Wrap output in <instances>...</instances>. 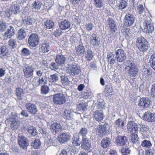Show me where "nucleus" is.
Instances as JSON below:
<instances>
[{
    "mask_svg": "<svg viewBox=\"0 0 155 155\" xmlns=\"http://www.w3.org/2000/svg\"><path fill=\"white\" fill-rule=\"evenodd\" d=\"M137 45L138 48L141 51H146L149 48L148 42L143 37L141 36L138 38L136 41Z\"/></svg>",
    "mask_w": 155,
    "mask_h": 155,
    "instance_id": "obj_1",
    "label": "nucleus"
},
{
    "mask_svg": "<svg viewBox=\"0 0 155 155\" xmlns=\"http://www.w3.org/2000/svg\"><path fill=\"white\" fill-rule=\"evenodd\" d=\"M68 67L67 69V71L70 74L74 76L78 74L81 72V69L78 64L74 62L68 64Z\"/></svg>",
    "mask_w": 155,
    "mask_h": 155,
    "instance_id": "obj_2",
    "label": "nucleus"
},
{
    "mask_svg": "<svg viewBox=\"0 0 155 155\" xmlns=\"http://www.w3.org/2000/svg\"><path fill=\"white\" fill-rule=\"evenodd\" d=\"M143 32L148 34L152 33L154 31L153 24L150 18L146 20L143 23Z\"/></svg>",
    "mask_w": 155,
    "mask_h": 155,
    "instance_id": "obj_3",
    "label": "nucleus"
},
{
    "mask_svg": "<svg viewBox=\"0 0 155 155\" xmlns=\"http://www.w3.org/2000/svg\"><path fill=\"white\" fill-rule=\"evenodd\" d=\"M53 96V101L56 104L61 105L64 103L66 101L65 96L63 93L56 94Z\"/></svg>",
    "mask_w": 155,
    "mask_h": 155,
    "instance_id": "obj_4",
    "label": "nucleus"
},
{
    "mask_svg": "<svg viewBox=\"0 0 155 155\" xmlns=\"http://www.w3.org/2000/svg\"><path fill=\"white\" fill-rule=\"evenodd\" d=\"M117 61L119 63L124 62L126 59V53L122 49H119L115 52Z\"/></svg>",
    "mask_w": 155,
    "mask_h": 155,
    "instance_id": "obj_5",
    "label": "nucleus"
},
{
    "mask_svg": "<svg viewBox=\"0 0 155 155\" xmlns=\"http://www.w3.org/2000/svg\"><path fill=\"white\" fill-rule=\"evenodd\" d=\"M135 20V17L133 15L127 14L124 19V25L127 27H130L134 24Z\"/></svg>",
    "mask_w": 155,
    "mask_h": 155,
    "instance_id": "obj_6",
    "label": "nucleus"
},
{
    "mask_svg": "<svg viewBox=\"0 0 155 155\" xmlns=\"http://www.w3.org/2000/svg\"><path fill=\"white\" fill-rule=\"evenodd\" d=\"M25 107L28 112L31 114L35 115L37 114L38 109L35 104L27 103L25 105Z\"/></svg>",
    "mask_w": 155,
    "mask_h": 155,
    "instance_id": "obj_7",
    "label": "nucleus"
},
{
    "mask_svg": "<svg viewBox=\"0 0 155 155\" xmlns=\"http://www.w3.org/2000/svg\"><path fill=\"white\" fill-rule=\"evenodd\" d=\"M28 43L30 46L33 47L38 45L39 43L38 35L36 34H32L29 37Z\"/></svg>",
    "mask_w": 155,
    "mask_h": 155,
    "instance_id": "obj_8",
    "label": "nucleus"
},
{
    "mask_svg": "<svg viewBox=\"0 0 155 155\" xmlns=\"http://www.w3.org/2000/svg\"><path fill=\"white\" fill-rule=\"evenodd\" d=\"M34 69L32 66H27L23 70L24 76L27 78H32L33 76Z\"/></svg>",
    "mask_w": 155,
    "mask_h": 155,
    "instance_id": "obj_9",
    "label": "nucleus"
},
{
    "mask_svg": "<svg viewBox=\"0 0 155 155\" xmlns=\"http://www.w3.org/2000/svg\"><path fill=\"white\" fill-rule=\"evenodd\" d=\"M71 138V136L69 134L67 133H63L60 134L58 136V140L61 143H64L69 140Z\"/></svg>",
    "mask_w": 155,
    "mask_h": 155,
    "instance_id": "obj_10",
    "label": "nucleus"
},
{
    "mask_svg": "<svg viewBox=\"0 0 155 155\" xmlns=\"http://www.w3.org/2000/svg\"><path fill=\"white\" fill-rule=\"evenodd\" d=\"M14 25H10L7 28V29L4 34V37L5 39L10 38L15 34V30Z\"/></svg>",
    "mask_w": 155,
    "mask_h": 155,
    "instance_id": "obj_11",
    "label": "nucleus"
},
{
    "mask_svg": "<svg viewBox=\"0 0 155 155\" xmlns=\"http://www.w3.org/2000/svg\"><path fill=\"white\" fill-rule=\"evenodd\" d=\"M18 143L20 147L24 149L28 145V141L24 136H19Z\"/></svg>",
    "mask_w": 155,
    "mask_h": 155,
    "instance_id": "obj_12",
    "label": "nucleus"
},
{
    "mask_svg": "<svg viewBox=\"0 0 155 155\" xmlns=\"http://www.w3.org/2000/svg\"><path fill=\"white\" fill-rule=\"evenodd\" d=\"M143 118L145 120L149 122L155 121V114L149 111H147L144 113Z\"/></svg>",
    "mask_w": 155,
    "mask_h": 155,
    "instance_id": "obj_13",
    "label": "nucleus"
},
{
    "mask_svg": "<svg viewBox=\"0 0 155 155\" xmlns=\"http://www.w3.org/2000/svg\"><path fill=\"white\" fill-rule=\"evenodd\" d=\"M128 130L131 132L137 133V132L138 128L136 124L133 121L128 122L127 124Z\"/></svg>",
    "mask_w": 155,
    "mask_h": 155,
    "instance_id": "obj_14",
    "label": "nucleus"
},
{
    "mask_svg": "<svg viewBox=\"0 0 155 155\" xmlns=\"http://www.w3.org/2000/svg\"><path fill=\"white\" fill-rule=\"evenodd\" d=\"M150 100L147 98L143 97L140 99L139 106L140 107L147 108L150 105Z\"/></svg>",
    "mask_w": 155,
    "mask_h": 155,
    "instance_id": "obj_15",
    "label": "nucleus"
},
{
    "mask_svg": "<svg viewBox=\"0 0 155 155\" xmlns=\"http://www.w3.org/2000/svg\"><path fill=\"white\" fill-rule=\"evenodd\" d=\"M97 35L94 33L91 34V33H90L89 42L91 45L96 46L99 45L100 42L97 39Z\"/></svg>",
    "mask_w": 155,
    "mask_h": 155,
    "instance_id": "obj_16",
    "label": "nucleus"
},
{
    "mask_svg": "<svg viewBox=\"0 0 155 155\" xmlns=\"http://www.w3.org/2000/svg\"><path fill=\"white\" fill-rule=\"evenodd\" d=\"M66 60V58L64 55L58 54L56 55L55 60L56 63L58 65L62 66L64 64Z\"/></svg>",
    "mask_w": 155,
    "mask_h": 155,
    "instance_id": "obj_17",
    "label": "nucleus"
},
{
    "mask_svg": "<svg viewBox=\"0 0 155 155\" xmlns=\"http://www.w3.org/2000/svg\"><path fill=\"white\" fill-rule=\"evenodd\" d=\"M50 129L52 133H58L62 129V127L59 123H54L50 126Z\"/></svg>",
    "mask_w": 155,
    "mask_h": 155,
    "instance_id": "obj_18",
    "label": "nucleus"
},
{
    "mask_svg": "<svg viewBox=\"0 0 155 155\" xmlns=\"http://www.w3.org/2000/svg\"><path fill=\"white\" fill-rule=\"evenodd\" d=\"M139 69L137 66L135 65L128 70V74L130 77L134 78L137 76Z\"/></svg>",
    "mask_w": 155,
    "mask_h": 155,
    "instance_id": "obj_19",
    "label": "nucleus"
},
{
    "mask_svg": "<svg viewBox=\"0 0 155 155\" xmlns=\"http://www.w3.org/2000/svg\"><path fill=\"white\" fill-rule=\"evenodd\" d=\"M81 143V147L83 149L88 150L90 149L91 143L90 141L87 138H82Z\"/></svg>",
    "mask_w": 155,
    "mask_h": 155,
    "instance_id": "obj_20",
    "label": "nucleus"
},
{
    "mask_svg": "<svg viewBox=\"0 0 155 155\" xmlns=\"http://www.w3.org/2000/svg\"><path fill=\"white\" fill-rule=\"evenodd\" d=\"M140 132L143 137H147L149 132V127L146 124L140 125Z\"/></svg>",
    "mask_w": 155,
    "mask_h": 155,
    "instance_id": "obj_21",
    "label": "nucleus"
},
{
    "mask_svg": "<svg viewBox=\"0 0 155 155\" xmlns=\"http://www.w3.org/2000/svg\"><path fill=\"white\" fill-rule=\"evenodd\" d=\"M93 117L96 121H101L104 118L103 114L102 111L97 110L94 112Z\"/></svg>",
    "mask_w": 155,
    "mask_h": 155,
    "instance_id": "obj_22",
    "label": "nucleus"
},
{
    "mask_svg": "<svg viewBox=\"0 0 155 155\" xmlns=\"http://www.w3.org/2000/svg\"><path fill=\"white\" fill-rule=\"evenodd\" d=\"M59 25L61 29L65 30L70 28V23L68 21L64 20L61 21L59 23Z\"/></svg>",
    "mask_w": 155,
    "mask_h": 155,
    "instance_id": "obj_23",
    "label": "nucleus"
},
{
    "mask_svg": "<svg viewBox=\"0 0 155 155\" xmlns=\"http://www.w3.org/2000/svg\"><path fill=\"white\" fill-rule=\"evenodd\" d=\"M117 144L120 146L124 145L126 143L127 139L126 137L120 136H118L116 138Z\"/></svg>",
    "mask_w": 155,
    "mask_h": 155,
    "instance_id": "obj_24",
    "label": "nucleus"
},
{
    "mask_svg": "<svg viewBox=\"0 0 155 155\" xmlns=\"http://www.w3.org/2000/svg\"><path fill=\"white\" fill-rule=\"evenodd\" d=\"M107 58L109 63L110 64H114L116 59V56L113 52H109L107 53Z\"/></svg>",
    "mask_w": 155,
    "mask_h": 155,
    "instance_id": "obj_25",
    "label": "nucleus"
},
{
    "mask_svg": "<svg viewBox=\"0 0 155 155\" xmlns=\"http://www.w3.org/2000/svg\"><path fill=\"white\" fill-rule=\"evenodd\" d=\"M41 5V3L38 0H35L32 5L31 8L34 12H37L40 8Z\"/></svg>",
    "mask_w": 155,
    "mask_h": 155,
    "instance_id": "obj_26",
    "label": "nucleus"
},
{
    "mask_svg": "<svg viewBox=\"0 0 155 155\" xmlns=\"http://www.w3.org/2000/svg\"><path fill=\"white\" fill-rule=\"evenodd\" d=\"M76 53L79 56H83L85 52V48L84 46L81 45H79L76 48Z\"/></svg>",
    "mask_w": 155,
    "mask_h": 155,
    "instance_id": "obj_27",
    "label": "nucleus"
},
{
    "mask_svg": "<svg viewBox=\"0 0 155 155\" xmlns=\"http://www.w3.org/2000/svg\"><path fill=\"white\" fill-rule=\"evenodd\" d=\"M61 83L63 86L67 87L69 85L70 81L69 80L68 76L62 75L61 77Z\"/></svg>",
    "mask_w": 155,
    "mask_h": 155,
    "instance_id": "obj_28",
    "label": "nucleus"
},
{
    "mask_svg": "<svg viewBox=\"0 0 155 155\" xmlns=\"http://www.w3.org/2000/svg\"><path fill=\"white\" fill-rule=\"evenodd\" d=\"M19 6L18 5H15L11 6L9 12L10 14H16L20 12Z\"/></svg>",
    "mask_w": 155,
    "mask_h": 155,
    "instance_id": "obj_29",
    "label": "nucleus"
},
{
    "mask_svg": "<svg viewBox=\"0 0 155 155\" xmlns=\"http://www.w3.org/2000/svg\"><path fill=\"white\" fill-rule=\"evenodd\" d=\"M26 35V34L25 29L21 28L19 30L18 34V38L20 40L24 39Z\"/></svg>",
    "mask_w": 155,
    "mask_h": 155,
    "instance_id": "obj_30",
    "label": "nucleus"
},
{
    "mask_svg": "<svg viewBox=\"0 0 155 155\" xmlns=\"http://www.w3.org/2000/svg\"><path fill=\"white\" fill-rule=\"evenodd\" d=\"M93 2L94 7L97 8H101L104 5V0H93Z\"/></svg>",
    "mask_w": 155,
    "mask_h": 155,
    "instance_id": "obj_31",
    "label": "nucleus"
},
{
    "mask_svg": "<svg viewBox=\"0 0 155 155\" xmlns=\"http://www.w3.org/2000/svg\"><path fill=\"white\" fill-rule=\"evenodd\" d=\"M110 144V140L108 137L104 138L101 141V146L104 148L107 147Z\"/></svg>",
    "mask_w": 155,
    "mask_h": 155,
    "instance_id": "obj_32",
    "label": "nucleus"
},
{
    "mask_svg": "<svg viewBox=\"0 0 155 155\" xmlns=\"http://www.w3.org/2000/svg\"><path fill=\"white\" fill-rule=\"evenodd\" d=\"M27 132L31 137H34L37 134L36 129L33 126L29 127L28 128Z\"/></svg>",
    "mask_w": 155,
    "mask_h": 155,
    "instance_id": "obj_33",
    "label": "nucleus"
},
{
    "mask_svg": "<svg viewBox=\"0 0 155 155\" xmlns=\"http://www.w3.org/2000/svg\"><path fill=\"white\" fill-rule=\"evenodd\" d=\"M41 51L43 53L48 52L49 51L50 47L48 43L44 41L42 44L41 48Z\"/></svg>",
    "mask_w": 155,
    "mask_h": 155,
    "instance_id": "obj_34",
    "label": "nucleus"
},
{
    "mask_svg": "<svg viewBox=\"0 0 155 155\" xmlns=\"http://www.w3.org/2000/svg\"><path fill=\"white\" fill-rule=\"evenodd\" d=\"M44 25L45 28L50 29L53 28L54 23L51 20H47L44 22Z\"/></svg>",
    "mask_w": 155,
    "mask_h": 155,
    "instance_id": "obj_35",
    "label": "nucleus"
},
{
    "mask_svg": "<svg viewBox=\"0 0 155 155\" xmlns=\"http://www.w3.org/2000/svg\"><path fill=\"white\" fill-rule=\"evenodd\" d=\"M22 21L25 25H30L33 22V19L30 17H25L22 18Z\"/></svg>",
    "mask_w": 155,
    "mask_h": 155,
    "instance_id": "obj_36",
    "label": "nucleus"
},
{
    "mask_svg": "<svg viewBox=\"0 0 155 155\" xmlns=\"http://www.w3.org/2000/svg\"><path fill=\"white\" fill-rule=\"evenodd\" d=\"M16 94L19 100L22 99V97L24 96V93L22 89L19 88L16 90Z\"/></svg>",
    "mask_w": 155,
    "mask_h": 155,
    "instance_id": "obj_37",
    "label": "nucleus"
},
{
    "mask_svg": "<svg viewBox=\"0 0 155 155\" xmlns=\"http://www.w3.org/2000/svg\"><path fill=\"white\" fill-rule=\"evenodd\" d=\"M92 54L93 52L91 50H87L85 53V58L88 61L91 60L93 57Z\"/></svg>",
    "mask_w": 155,
    "mask_h": 155,
    "instance_id": "obj_38",
    "label": "nucleus"
},
{
    "mask_svg": "<svg viewBox=\"0 0 155 155\" xmlns=\"http://www.w3.org/2000/svg\"><path fill=\"white\" fill-rule=\"evenodd\" d=\"M59 75L55 73L50 76L49 79L51 82H55L59 80Z\"/></svg>",
    "mask_w": 155,
    "mask_h": 155,
    "instance_id": "obj_39",
    "label": "nucleus"
},
{
    "mask_svg": "<svg viewBox=\"0 0 155 155\" xmlns=\"http://www.w3.org/2000/svg\"><path fill=\"white\" fill-rule=\"evenodd\" d=\"M115 125L116 127L122 128L124 126V121L121 118H119L115 122Z\"/></svg>",
    "mask_w": 155,
    "mask_h": 155,
    "instance_id": "obj_40",
    "label": "nucleus"
},
{
    "mask_svg": "<svg viewBox=\"0 0 155 155\" xmlns=\"http://www.w3.org/2000/svg\"><path fill=\"white\" fill-rule=\"evenodd\" d=\"M31 49L25 48H23L21 50V52L22 55L27 56L30 55L31 53Z\"/></svg>",
    "mask_w": 155,
    "mask_h": 155,
    "instance_id": "obj_41",
    "label": "nucleus"
},
{
    "mask_svg": "<svg viewBox=\"0 0 155 155\" xmlns=\"http://www.w3.org/2000/svg\"><path fill=\"white\" fill-rule=\"evenodd\" d=\"M41 145V142L40 141L36 139L31 144V146L35 149H38L40 148Z\"/></svg>",
    "mask_w": 155,
    "mask_h": 155,
    "instance_id": "obj_42",
    "label": "nucleus"
},
{
    "mask_svg": "<svg viewBox=\"0 0 155 155\" xmlns=\"http://www.w3.org/2000/svg\"><path fill=\"white\" fill-rule=\"evenodd\" d=\"M48 83V80L47 78L45 76H43L41 77H40L38 79V84L39 86L43 84L45 85L47 84Z\"/></svg>",
    "mask_w": 155,
    "mask_h": 155,
    "instance_id": "obj_43",
    "label": "nucleus"
},
{
    "mask_svg": "<svg viewBox=\"0 0 155 155\" xmlns=\"http://www.w3.org/2000/svg\"><path fill=\"white\" fill-rule=\"evenodd\" d=\"M49 87L46 85H44L41 87V93L42 94H46L49 92Z\"/></svg>",
    "mask_w": 155,
    "mask_h": 155,
    "instance_id": "obj_44",
    "label": "nucleus"
},
{
    "mask_svg": "<svg viewBox=\"0 0 155 155\" xmlns=\"http://www.w3.org/2000/svg\"><path fill=\"white\" fill-rule=\"evenodd\" d=\"M103 128H104V127H99V128L96 130L97 135H98V136L100 137H103V136H104L106 134L104 130L103 131L102 130V129Z\"/></svg>",
    "mask_w": 155,
    "mask_h": 155,
    "instance_id": "obj_45",
    "label": "nucleus"
},
{
    "mask_svg": "<svg viewBox=\"0 0 155 155\" xmlns=\"http://www.w3.org/2000/svg\"><path fill=\"white\" fill-rule=\"evenodd\" d=\"M135 64L133 63L131 61L129 60H127L125 62V69L127 71L130 69V68H131L133 66L135 65Z\"/></svg>",
    "mask_w": 155,
    "mask_h": 155,
    "instance_id": "obj_46",
    "label": "nucleus"
},
{
    "mask_svg": "<svg viewBox=\"0 0 155 155\" xmlns=\"http://www.w3.org/2000/svg\"><path fill=\"white\" fill-rule=\"evenodd\" d=\"M127 6V3L124 0H121L118 5V7L120 9H123L125 8Z\"/></svg>",
    "mask_w": 155,
    "mask_h": 155,
    "instance_id": "obj_47",
    "label": "nucleus"
},
{
    "mask_svg": "<svg viewBox=\"0 0 155 155\" xmlns=\"http://www.w3.org/2000/svg\"><path fill=\"white\" fill-rule=\"evenodd\" d=\"M150 63L152 68L155 71V53L151 55L150 59Z\"/></svg>",
    "mask_w": 155,
    "mask_h": 155,
    "instance_id": "obj_48",
    "label": "nucleus"
},
{
    "mask_svg": "<svg viewBox=\"0 0 155 155\" xmlns=\"http://www.w3.org/2000/svg\"><path fill=\"white\" fill-rule=\"evenodd\" d=\"M97 108L101 110L102 109L105 107V103L104 101L101 100H98L97 103Z\"/></svg>",
    "mask_w": 155,
    "mask_h": 155,
    "instance_id": "obj_49",
    "label": "nucleus"
},
{
    "mask_svg": "<svg viewBox=\"0 0 155 155\" xmlns=\"http://www.w3.org/2000/svg\"><path fill=\"white\" fill-rule=\"evenodd\" d=\"M141 145L143 147L149 148L151 147L152 146V144L150 141L145 140L142 142L141 143Z\"/></svg>",
    "mask_w": 155,
    "mask_h": 155,
    "instance_id": "obj_50",
    "label": "nucleus"
},
{
    "mask_svg": "<svg viewBox=\"0 0 155 155\" xmlns=\"http://www.w3.org/2000/svg\"><path fill=\"white\" fill-rule=\"evenodd\" d=\"M87 130L86 128H82L79 132V134L82 137V138H87L86 135L87 134Z\"/></svg>",
    "mask_w": 155,
    "mask_h": 155,
    "instance_id": "obj_51",
    "label": "nucleus"
},
{
    "mask_svg": "<svg viewBox=\"0 0 155 155\" xmlns=\"http://www.w3.org/2000/svg\"><path fill=\"white\" fill-rule=\"evenodd\" d=\"M73 143L75 146H78L80 145L81 143V141L79 140V137L77 136H74L72 138Z\"/></svg>",
    "mask_w": 155,
    "mask_h": 155,
    "instance_id": "obj_52",
    "label": "nucleus"
},
{
    "mask_svg": "<svg viewBox=\"0 0 155 155\" xmlns=\"http://www.w3.org/2000/svg\"><path fill=\"white\" fill-rule=\"evenodd\" d=\"M69 112L70 111L68 110L64 109L62 114L64 118L67 119H71V116Z\"/></svg>",
    "mask_w": 155,
    "mask_h": 155,
    "instance_id": "obj_53",
    "label": "nucleus"
},
{
    "mask_svg": "<svg viewBox=\"0 0 155 155\" xmlns=\"http://www.w3.org/2000/svg\"><path fill=\"white\" fill-rule=\"evenodd\" d=\"M8 45L11 48H14L16 47V42L15 40L11 39L8 42Z\"/></svg>",
    "mask_w": 155,
    "mask_h": 155,
    "instance_id": "obj_54",
    "label": "nucleus"
},
{
    "mask_svg": "<svg viewBox=\"0 0 155 155\" xmlns=\"http://www.w3.org/2000/svg\"><path fill=\"white\" fill-rule=\"evenodd\" d=\"M7 26L5 22L0 21V31L2 32L7 28Z\"/></svg>",
    "mask_w": 155,
    "mask_h": 155,
    "instance_id": "obj_55",
    "label": "nucleus"
},
{
    "mask_svg": "<svg viewBox=\"0 0 155 155\" xmlns=\"http://www.w3.org/2000/svg\"><path fill=\"white\" fill-rule=\"evenodd\" d=\"M85 27L87 31H90L92 30L93 28L94 27V25L92 23H88L86 24Z\"/></svg>",
    "mask_w": 155,
    "mask_h": 155,
    "instance_id": "obj_56",
    "label": "nucleus"
},
{
    "mask_svg": "<svg viewBox=\"0 0 155 155\" xmlns=\"http://www.w3.org/2000/svg\"><path fill=\"white\" fill-rule=\"evenodd\" d=\"M58 65L56 63L53 62L50 64L49 67L51 70L56 71L58 68Z\"/></svg>",
    "mask_w": 155,
    "mask_h": 155,
    "instance_id": "obj_57",
    "label": "nucleus"
},
{
    "mask_svg": "<svg viewBox=\"0 0 155 155\" xmlns=\"http://www.w3.org/2000/svg\"><path fill=\"white\" fill-rule=\"evenodd\" d=\"M86 109V107L84 104H80L77 106V110L78 111H84Z\"/></svg>",
    "mask_w": 155,
    "mask_h": 155,
    "instance_id": "obj_58",
    "label": "nucleus"
},
{
    "mask_svg": "<svg viewBox=\"0 0 155 155\" xmlns=\"http://www.w3.org/2000/svg\"><path fill=\"white\" fill-rule=\"evenodd\" d=\"M136 134L134 133H133L130 135L131 140L132 142H137V141H138L137 135Z\"/></svg>",
    "mask_w": 155,
    "mask_h": 155,
    "instance_id": "obj_59",
    "label": "nucleus"
},
{
    "mask_svg": "<svg viewBox=\"0 0 155 155\" xmlns=\"http://www.w3.org/2000/svg\"><path fill=\"white\" fill-rule=\"evenodd\" d=\"M7 53V48L4 46H2L0 48V54L3 56L6 55Z\"/></svg>",
    "mask_w": 155,
    "mask_h": 155,
    "instance_id": "obj_60",
    "label": "nucleus"
},
{
    "mask_svg": "<svg viewBox=\"0 0 155 155\" xmlns=\"http://www.w3.org/2000/svg\"><path fill=\"white\" fill-rule=\"evenodd\" d=\"M130 150L126 147H123L120 150V152L123 155H127L130 153Z\"/></svg>",
    "mask_w": 155,
    "mask_h": 155,
    "instance_id": "obj_61",
    "label": "nucleus"
},
{
    "mask_svg": "<svg viewBox=\"0 0 155 155\" xmlns=\"http://www.w3.org/2000/svg\"><path fill=\"white\" fill-rule=\"evenodd\" d=\"M115 31L114 28H110L108 31V37L109 38H111L114 35V33Z\"/></svg>",
    "mask_w": 155,
    "mask_h": 155,
    "instance_id": "obj_62",
    "label": "nucleus"
},
{
    "mask_svg": "<svg viewBox=\"0 0 155 155\" xmlns=\"http://www.w3.org/2000/svg\"><path fill=\"white\" fill-rule=\"evenodd\" d=\"M108 23L110 28H114L115 25L113 20L111 18H109L108 20Z\"/></svg>",
    "mask_w": 155,
    "mask_h": 155,
    "instance_id": "obj_63",
    "label": "nucleus"
},
{
    "mask_svg": "<svg viewBox=\"0 0 155 155\" xmlns=\"http://www.w3.org/2000/svg\"><path fill=\"white\" fill-rule=\"evenodd\" d=\"M151 95L155 97V83L153 84L152 86L151 90Z\"/></svg>",
    "mask_w": 155,
    "mask_h": 155,
    "instance_id": "obj_64",
    "label": "nucleus"
}]
</instances>
